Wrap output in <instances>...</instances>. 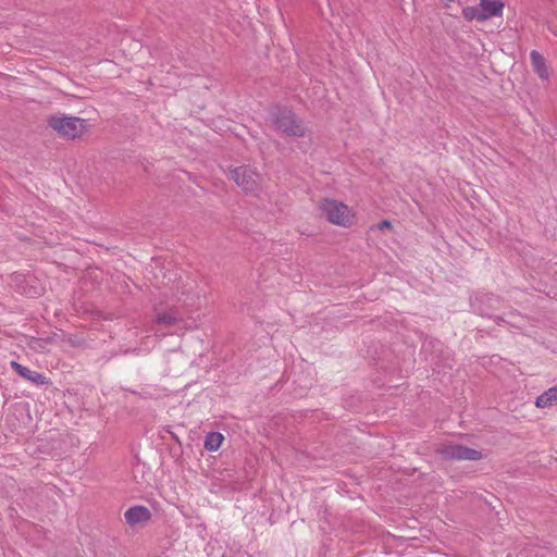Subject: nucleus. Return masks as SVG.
Here are the masks:
<instances>
[{"label":"nucleus","mask_w":557,"mask_h":557,"mask_svg":"<svg viewBox=\"0 0 557 557\" xmlns=\"http://www.w3.org/2000/svg\"><path fill=\"white\" fill-rule=\"evenodd\" d=\"M318 208L321 215L332 225L350 228L357 223L356 211L343 201L323 198Z\"/></svg>","instance_id":"obj_1"},{"label":"nucleus","mask_w":557,"mask_h":557,"mask_svg":"<svg viewBox=\"0 0 557 557\" xmlns=\"http://www.w3.org/2000/svg\"><path fill=\"white\" fill-rule=\"evenodd\" d=\"M48 125L59 136L67 139L81 138L89 131L87 120L60 113L51 115L48 120Z\"/></svg>","instance_id":"obj_2"},{"label":"nucleus","mask_w":557,"mask_h":557,"mask_svg":"<svg viewBox=\"0 0 557 557\" xmlns=\"http://www.w3.org/2000/svg\"><path fill=\"white\" fill-rule=\"evenodd\" d=\"M505 3L499 0H480L478 7H466L462 15L467 21L483 22L491 17L502 16Z\"/></svg>","instance_id":"obj_3"},{"label":"nucleus","mask_w":557,"mask_h":557,"mask_svg":"<svg viewBox=\"0 0 557 557\" xmlns=\"http://www.w3.org/2000/svg\"><path fill=\"white\" fill-rule=\"evenodd\" d=\"M437 453L444 460L450 461H479L484 457L481 450L456 443L441 445Z\"/></svg>","instance_id":"obj_4"},{"label":"nucleus","mask_w":557,"mask_h":557,"mask_svg":"<svg viewBox=\"0 0 557 557\" xmlns=\"http://www.w3.org/2000/svg\"><path fill=\"white\" fill-rule=\"evenodd\" d=\"M273 123L278 131L290 136H304L305 127L296 120L294 113L284 110L273 117Z\"/></svg>","instance_id":"obj_5"},{"label":"nucleus","mask_w":557,"mask_h":557,"mask_svg":"<svg viewBox=\"0 0 557 557\" xmlns=\"http://www.w3.org/2000/svg\"><path fill=\"white\" fill-rule=\"evenodd\" d=\"M151 518V510L143 505L132 506L124 512L125 523L129 528L144 527L150 522Z\"/></svg>","instance_id":"obj_6"},{"label":"nucleus","mask_w":557,"mask_h":557,"mask_svg":"<svg viewBox=\"0 0 557 557\" xmlns=\"http://www.w3.org/2000/svg\"><path fill=\"white\" fill-rule=\"evenodd\" d=\"M11 367L20 376L37 385H48L50 383L49 377L46 375L37 371H33L16 361H11Z\"/></svg>","instance_id":"obj_7"},{"label":"nucleus","mask_w":557,"mask_h":557,"mask_svg":"<svg viewBox=\"0 0 557 557\" xmlns=\"http://www.w3.org/2000/svg\"><path fill=\"white\" fill-rule=\"evenodd\" d=\"M530 60L533 71L542 81H548L550 78V67L546 63L544 57L536 50L530 52Z\"/></svg>","instance_id":"obj_8"},{"label":"nucleus","mask_w":557,"mask_h":557,"mask_svg":"<svg viewBox=\"0 0 557 557\" xmlns=\"http://www.w3.org/2000/svg\"><path fill=\"white\" fill-rule=\"evenodd\" d=\"M557 404V384L549 387L535 399V407L539 409L548 408Z\"/></svg>","instance_id":"obj_9"},{"label":"nucleus","mask_w":557,"mask_h":557,"mask_svg":"<svg viewBox=\"0 0 557 557\" xmlns=\"http://www.w3.org/2000/svg\"><path fill=\"white\" fill-rule=\"evenodd\" d=\"M224 436L219 432H210L205 440V448L208 451H216L223 444Z\"/></svg>","instance_id":"obj_10"},{"label":"nucleus","mask_w":557,"mask_h":557,"mask_svg":"<svg viewBox=\"0 0 557 557\" xmlns=\"http://www.w3.org/2000/svg\"><path fill=\"white\" fill-rule=\"evenodd\" d=\"M182 320V317L173 310L158 313L157 321L165 325H173Z\"/></svg>","instance_id":"obj_11"},{"label":"nucleus","mask_w":557,"mask_h":557,"mask_svg":"<svg viewBox=\"0 0 557 557\" xmlns=\"http://www.w3.org/2000/svg\"><path fill=\"white\" fill-rule=\"evenodd\" d=\"M237 186L242 187L244 191H251L255 188V181L252 176H233Z\"/></svg>","instance_id":"obj_12"},{"label":"nucleus","mask_w":557,"mask_h":557,"mask_svg":"<svg viewBox=\"0 0 557 557\" xmlns=\"http://www.w3.org/2000/svg\"><path fill=\"white\" fill-rule=\"evenodd\" d=\"M48 341L47 339H41V338H36V337H28L26 339V345L35 350V351H44L46 348H47V345H48Z\"/></svg>","instance_id":"obj_13"},{"label":"nucleus","mask_w":557,"mask_h":557,"mask_svg":"<svg viewBox=\"0 0 557 557\" xmlns=\"http://www.w3.org/2000/svg\"><path fill=\"white\" fill-rule=\"evenodd\" d=\"M391 227H392V223L388 220H383L377 224V228L381 231L391 228Z\"/></svg>","instance_id":"obj_14"}]
</instances>
